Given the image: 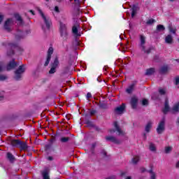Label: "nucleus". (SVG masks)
Returning <instances> with one entry per match:
<instances>
[{"instance_id":"obj_18","label":"nucleus","mask_w":179,"mask_h":179,"mask_svg":"<svg viewBox=\"0 0 179 179\" xmlns=\"http://www.w3.org/2000/svg\"><path fill=\"white\" fill-rule=\"evenodd\" d=\"M11 145H12V146H15L16 148H18L20 145V141L12 140L11 141Z\"/></svg>"},{"instance_id":"obj_58","label":"nucleus","mask_w":179,"mask_h":179,"mask_svg":"<svg viewBox=\"0 0 179 179\" xmlns=\"http://www.w3.org/2000/svg\"><path fill=\"white\" fill-rule=\"evenodd\" d=\"M170 1H174V0H170Z\"/></svg>"},{"instance_id":"obj_27","label":"nucleus","mask_w":179,"mask_h":179,"mask_svg":"<svg viewBox=\"0 0 179 179\" xmlns=\"http://www.w3.org/2000/svg\"><path fill=\"white\" fill-rule=\"evenodd\" d=\"M171 150H173V147L171 146L165 147V150H164L165 153H171Z\"/></svg>"},{"instance_id":"obj_32","label":"nucleus","mask_w":179,"mask_h":179,"mask_svg":"<svg viewBox=\"0 0 179 179\" xmlns=\"http://www.w3.org/2000/svg\"><path fill=\"white\" fill-rule=\"evenodd\" d=\"M15 48L17 51H19L20 52H22L23 51V48L19 45H15Z\"/></svg>"},{"instance_id":"obj_1","label":"nucleus","mask_w":179,"mask_h":179,"mask_svg":"<svg viewBox=\"0 0 179 179\" xmlns=\"http://www.w3.org/2000/svg\"><path fill=\"white\" fill-rule=\"evenodd\" d=\"M37 10L43 22V24H42V28L43 29V30H48L50 27H51V18H50V17L47 15V14L44 13V12H43L41 9L38 8Z\"/></svg>"},{"instance_id":"obj_14","label":"nucleus","mask_w":179,"mask_h":179,"mask_svg":"<svg viewBox=\"0 0 179 179\" xmlns=\"http://www.w3.org/2000/svg\"><path fill=\"white\" fill-rule=\"evenodd\" d=\"M106 141H110V142H113L114 143H120V141H118V140H117V138H115L114 136H106Z\"/></svg>"},{"instance_id":"obj_28","label":"nucleus","mask_w":179,"mask_h":179,"mask_svg":"<svg viewBox=\"0 0 179 179\" xmlns=\"http://www.w3.org/2000/svg\"><path fill=\"white\" fill-rule=\"evenodd\" d=\"M155 73V69L151 68L146 71V75H153Z\"/></svg>"},{"instance_id":"obj_21","label":"nucleus","mask_w":179,"mask_h":179,"mask_svg":"<svg viewBox=\"0 0 179 179\" xmlns=\"http://www.w3.org/2000/svg\"><path fill=\"white\" fill-rule=\"evenodd\" d=\"M164 30H166V28L164 27V26H163L162 24H159L157 26V31L158 33L160 31H164Z\"/></svg>"},{"instance_id":"obj_40","label":"nucleus","mask_w":179,"mask_h":179,"mask_svg":"<svg viewBox=\"0 0 179 179\" xmlns=\"http://www.w3.org/2000/svg\"><path fill=\"white\" fill-rule=\"evenodd\" d=\"M3 66H4L3 62H0V72L3 71Z\"/></svg>"},{"instance_id":"obj_22","label":"nucleus","mask_w":179,"mask_h":179,"mask_svg":"<svg viewBox=\"0 0 179 179\" xmlns=\"http://www.w3.org/2000/svg\"><path fill=\"white\" fill-rule=\"evenodd\" d=\"M140 160L139 156H135L131 159L132 164H136Z\"/></svg>"},{"instance_id":"obj_37","label":"nucleus","mask_w":179,"mask_h":179,"mask_svg":"<svg viewBox=\"0 0 179 179\" xmlns=\"http://www.w3.org/2000/svg\"><path fill=\"white\" fill-rule=\"evenodd\" d=\"M55 68H57V67H55V66L52 67L49 71V73H50V74L55 73V71H56Z\"/></svg>"},{"instance_id":"obj_10","label":"nucleus","mask_w":179,"mask_h":179,"mask_svg":"<svg viewBox=\"0 0 179 179\" xmlns=\"http://www.w3.org/2000/svg\"><path fill=\"white\" fill-rule=\"evenodd\" d=\"M114 127L118 134V135H124V132L122 131V130H121V129H120V127H118V123L117 122H114Z\"/></svg>"},{"instance_id":"obj_56","label":"nucleus","mask_w":179,"mask_h":179,"mask_svg":"<svg viewBox=\"0 0 179 179\" xmlns=\"http://www.w3.org/2000/svg\"><path fill=\"white\" fill-rule=\"evenodd\" d=\"M49 160H52L51 157H49Z\"/></svg>"},{"instance_id":"obj_49","label":"nucleus","mask_w":179,"mask_h":179,"mask_svg":"<svg viewBox=\"0 0 179 179\" xmlns=\"http://www.w3.org/2000/svg\"><path fill=\"white\" fill-rule=\"evenodd\" d=\"M124 50H128V45H126L124 47Z\"/></svg>"},{"instance_id":"obj_43","label":"nucleus","mask_w":179,"mask_h":179,"mask_svg":"<svg viewBox=\"0 0 179 179\" xmlns=\"http://www.w3.org/2000/svg\"><path fill=\"white\" fill-rule=\"evenodd\" d=\"M175 85H179V78L176 77L175 78Z\"/></svg>"},{"instance_id":"obj_42","label":"nucleus","mask_w":179,"mask_h":179,"mask_svg":"<svg viewBox=\"0 0 179 179\" xmlns=\"http://www.w3.org/2000/svg\"><path fill=\"white\" fill-rule=\"evenodd\" d=\"M152 23H155V20L150 19L147 21V24H152Z\"/></svg>"},{"instance_id":"obj_24","label":"nucleus","mask_w":179,"mask_h":179,"mask_svg":"<svg viewBox=\"0 0 179 179\" xmlns=\"http://www.w3.org/2000/svg\"><path fill=\"white\" fill-rule=\"evenodd\" d=\"M19 148H21L24 150H26V149H27V144H26V143H22V141H20Z\"/></svg>"},{"instance_id":"obj_45","label":"nucleus","mask_w":179,"mask_h":179,"mask_svg":"<svg viewBox=\"0 0 179 179\" xmlns=\"http://www.w3.org/2000/svg\"><path fill=\"white\" fill-rule=\"evenodd\" d=\"M3 96H4V95H3V92H0V100H2L3 99Z\"/></svg>"},{"instance_id":"obj_50","label":"nucleus","mask_w":179,"mask_h":179,"mask_svg":"<svg viewBox=\"0 0 179 179\" xmlns=\"http://www.w3.org/2000/svg\"><path fill=\"white\" fill-rule=\"evenodd\" d=\"M125 179H132V177H131V176H127V177L125 178Z\"/></svg>"},{"instance_id":"obj_19","label":"nucleus","mask_w":179,"mask_h":179,"mask_svg":"<svg viewBox=\"0 0 179 179\" xmlns=\"http://www.w3.org/2000/svg\"><path fill=\"white\" fill-rule=\"evenodd\" d=\"M169 111H170V107H169V102L166 101L163 112L164 114H166V113H169Z\"/></svg>"},{"instance_id":"obj_20","label":"nucleus","mask_w":179,"mask_h":179,"mask_svg":"<svg viewBox=\"0 0 179 179\" xmlns=\"http://www.w3.org/2000/svg\"><path fill=\"white\" fill-rule=\"evenodd\" d=\"M151 169L149 170V173H150V179H156V174L153 172V166L150 165Z\"/></svg>"},{"instance_id":"obj_53","label":"nucleus","mask_w":179,"mask_h":179,"mask_svg":"<svg viewBox=\"0 0 179 179\" xmlns=\"http://www.w3.org/2000/svg\"><path fill=\"white\" fill-rule=\"evenodd\" d=\"M29 12H30L32 15H34V11L30 10Z\"/></svg>"},{"instance_id":"obj_13","label":"nucleus","mask_w":179,"mask_h":179,"mask_svg":"<svg viewBox=\"0 0 179 179\" xmlns=\"http://www.w3.org/2000/svg\"><path fill=\"white\" fill-rule=\"evenodd\" d=\"M148 149L150 152H152V153H156L157 148L156 145H155L152 143H150L148 145Z\"/></svg>"},{"instance_id":"obj_16","label":"nucleus","mask_w":179,"mask_h":179,"mask_svg":"<svg viewBox=\"0 0 179 179\" xmlns=\"http://www.w3.org/2000/svg\"><path fill=\"white\" fill-rule=\"evenodd\" d=\"M42 176L43 179H50V171H48V170L43 171Z\"/></svg>"},{"instance_id":"obj_51","label":"nucleus","mask_w":179,"mask_h":179,"mask_svg":"<svg viewBox=\"0 0 179 179\" xmlns=\"http://www.w3.org/2000/svg\"><path fill=\"white\" fill-rule=\"evenodd\" d=\"M114 132H115V131H114V130H110V134H114Z\"/></svg>"},{"instance_id":"obj_41","label":"nucleus","mask_w":179,"mask_h":179,"mask_svg":"<svg viewBox=\"0 0 179 179\" xmlns=\"http://www.w3.org/2000/svg\"><path fill=\"white\" fill-rule=\"evenodd\" d=\"M7 77L4 75H0V80H6Z\"/></svg>"},{"instance_id":"obj_46","label":"nucleus","mask_w":179,"mask_h":179,"mask_svg":"<svg viewBox=\"0 0 179 179\" xmlns=\"http://www.w3.org/2000/svg\"><path fill=\"white\" fill-rule=\"evenodd\" d=\"M140 170H141V173H145V171H146V169H145L143 167L141 168Z\"/></svg>"},{"instance_id":"obj_29","label":"nucleus","mask_w":179,"mask_h":179,"mask_svg":"<svg viewBox=\"0 0 179 179\" xmlns=\"http://www.w3.org/2000/svg\"><path fill=\"white\" fill-rule=\"evenodd\" d=\"M7 157H8V160H10V162H13V160H15V157L10 152L7 153Z\"/></svg>"},{"instance_id":"obj_52","label":"nucleus","mask_w":179,"mask_h":179,"mask_svg":"<svg viewBox=\"0 0 179 179\" xmlns=\"http://www.w3.org/2000/svg\"><path fill=\"white\" fill-rule=\"evenodd\" d=\"M176 167L178 169V167H179V161L176 163Z\"/></svg>"},{"instance_id":"obj_38","label":"nucleus","mask_w":179,"mask_h":179,"mask_svg":"<svg viewBox=\"0 0 179 179\" xmlns=\"http://www.w3.org/2000/svg\"><path fill=\"white\" fill-rule=\"evenodd\" d=\"M61 141H62V142H68V141H69V138H68V137H62L61 138Z\"/></svg>"},{"instance_id":"obj_6","label":"nucleus","mask_w":179,"mask_h":179,"mask_svg":"<svg viewBox=\"0 0 179 179\" xmlns=\"http://www.w3.org/2000/svg\"><path fill=\"white\" fill-rule=\"evenodd\" d=\"M79 29H80V27H79V24H76L73 26L72 31L74 36H82V33L79 31Z\"/></svg>"},{"instance_id":"obj_3","label":"nucleus","mask_w":179,"mask_h":179,"mask_svg":"<svg viewBox=\"0 0 179 179\" xmlns=\"http://www.w3.org/2000/svg\"><path fill=\"white\" fill-rule=\"evenodd\" d=\"M145 44H146V38L141 35L140 36V48L143 51V52H145V54H149L150 50H149V49H146Z\"/></svg>"},{"instance_id":"obj_17","label":"nucleus","mask_w":179,"mask_h":179,"mask_svg":"<svg viewBox=\"0 0 179 179\" xmlns=\"http://www.w3.org/2000/svg\"><path fill=\"white\" fill-rule=\"evenodd\" d=\"M179 112V102H177L173 107L171 113H178Z\"/></svg>"},{"instance_id":"obj_57","label":"nucleus","mask_w":179,"mask_h":179,"mask_svg":"<svg viewBox=\"0 0 179 179\" xmlns=\"http://www.w3.org/2000/svg\"><path fill=\"white\" fill-rule=\"evenodd\" d=\"M122 176H124V173H122Z\"/></svg>"},{"instance_id":"obj_25","label":"nucleus","mask_w":179,"mask_h":179,"mask_svg":"<svg viewBox=\"0 0 179 179\" xmlns=\"http://www.w3.org/2000/svg\"><path fill=\"white\" fill-rule=\"evenodd\" d=\"M136 10H138V8L134 6L131 9V17H134L136 15Z\"/></svg>"},{"instance_id":"obj_34","label":"nucleus","mask_w":179,"mask_h":179,"mask_svg":"<svg viewBox=\"0 0 179 179\" xmlns=\"http://www.w3.org/2000/svg\"><path fill=\"white\" fill-rule=\"evenodd\" d=\"M50 61H51V57H47L46 62H45V66H47L50 64Z\"/></svg>"},{"instance_id":"obj_44","label":"nucleus","mask_w":179,"mask_h":179,"mask_svg":"<svg viewBox=\"0 0 179 179\" xmlns=\"http://www.w3.org/2000/svg\"><path fill=\"white\" fill-rule=\"evenodd\" d=\"M71 1H73V0H70ZM74 2L76 5H79V3H80V0H74Z\"/></svg>"},{"instance_id":"obj_33","label":"nucleus","mask_w":179,"mask_h":179,"mask_svg":"<svg viewBox=\"0 0 179 179\" xmlns=\"http://www.w3.org/2000/svg\"><path fill=\"white\" fill-rule=\"evenodd\" d=\"M149 104V101L148 99H143L142 105L143 106H148Z\"/></svg>"},{"instance_id":"obj_8","label":"nucleus","mask_w":179,"mask_h":179,"mask_svg":"<svg viewBox=\"0 0 179 179\" xmlns=\"http://www.w3.org/2000/svg\"><path fill=\"white\" fill-rule=\"evenodd\" d=\"M17 64H16V62H15V60L13 59L11 62H10L7 66H6V69L7 71H11V69H14V68H16V66Z\"/></svg>"},{"instance_id":"obj_26","label":"nucleus","mask_w":179,"mask_h":179,"mask_svg":"<svg viewBox=\"0 0 179 179\" xmlns=\"http://www.w3.org/2000/svg\"><path fill=\"white\" fill-rule=\"evenodd\" d=\"M53 52H54V48H52V47L49 48L48 51V57L51 58V55H52Z\"/></svg>"},{"instance_id":"obj_5","label":"nucleus","mask_w":179,"mask_h":179,"mask_svg":"<svg viewBox=\"0 0 179 179\" xmlns=\"http://www.w3.org/2000/svg\"><path fill=\"white\" fill-rule=\"evenodd\" d=\"M60 34L63 38H66L68 36V31H66V24L60 22Z\"/></svg>"},{"instance_id":"obj_39","label":"nucleus","mask_w":179,"mask_h":179,"mask_svg":"<svg viewBox=\"0 0 179 179\" xmlns=\"http://www.w3.org/2000/svg\"><path fill=\"white\" fill-rule=\"evenodd\" d=\"M54 12H55V13H59V6H55L54 8Z\"/></svg>"},{"instance_id":"obj_7","label":"nucleus","mask_w":179,"mask_h":179,"mask_svg":"<svg viewBox=\"0 0 179 179\" xmlns=\"http://www.w3.org/2000/svg\"><path fill=\"white\" fill-rule=\"evenodd\" d=\"M157 134H160L162 132H164V120H162L157 127Z\"/></svg>"},{"instance_id":"obj_36","label":"nucleus","mask_w":179,"mask_h":179,"mask_svg":"<svg viewBox=\"0 0 179 179\" xmlns=\"http://www.w3.org/2000/svg\"><path fill=\"white\" fill-rule=\"evenodd\" d=\"M169 30L170 33H173V34H176V29H173V27H169Z\"/></svg>"},{"instance_id":"obj_11","label":"nucleus","mask_w":179,"mask_h":179,"mask_svg":"<svg viewBox=\"0 0 179 179\" xmlns=\"http://www.w3.org/2000/svg\"><path fill=\"white\" fill-rule=\"evenodd\" d=\"M173 36L169 34L165 37V43L166 44H173Z\"/></svg>"},{"instance_id":"obj_31","label":"nucleus","mask_w":179,"mask_h":179,"mask_svg":"<svg viewBox=\"0 0 179 179\" xmlns=\"http://www.w3.org/2000/svg\"><path fill=\"white\" fill-rule=\"evenodd\" d=\"M59 64V62L58 61V59L56 58L55 59L54 64H53V66H55V68H57V66H58V64Z\"/></svg>"},{"instance_id":"obj_4","label":"nucleus","mask_w":179,"mask_h":179,"mask_svg":"<svg viewBox=\"0 0 179 179\" xmlns=\"http://www.w3.org/2000/svg\"><path fill=\"white\" fill-rule=\"evenodd\" d=\"M15 21L12 18L8 19L4 23V29L7 31H10L12 30V26H13Z\"/></svg>"},{"instance_id":"obj_48","label":"nucleus","mask_w":179,"mask_h":179,"mask_svg":"<svg viewBox=\"0 0 179 179\" xmlns=\"http://www.w3.org/2000/svg\"><path fill=\"white\" fill-rule=\"evenodd\" d=\"M3 20V15L0 14V23Z\"/></svg>"},{"instance_id":"obj_30","label":"nucleus","mask_w":179,"mask_h":179,"mask_svg":"<svg viewBox=\"0 0 179 179\" xmlns=\"http://www.w3.org/2000/svg\"><path fill=\"white\" fill-rule=\"evenodd\" d=\"M135 85L132 84L127 89V93H132V90H134V87Z\"/></svg>"},{"instance_id":"obj_54","label":"nucleus","mask_w":179,"mask_h":179,"mask_svg":"<svg viewBox=\"0 0 179 179\" xmlns=\"http://www.w3.org/2000/svg\"><path fill=\"white\" fill-rule=\"evenodd\" d=\"M178 123L179 124V117L178 118Z\"/></svg>"},{"instance_id":"obj_47","label":"nucleus","mask_w":179,"mask_h":179,"mask_svg":"<svg viewBox=\"0 0 179 179\" xmlns=\"http://www.w3.org/2000/svg\"><path fill=\"white\" fill-rule=\"evenodd\" d=\"M90 97H92V94L87 93V99H90Z\"/></svg>"},{"instance_id":"obj_55","label":"nucleus","mask_w":179,"mask_h":179,"mask_svg":"<svg viewBox=\"0 0 179 179\" xmlns=\"http://www.w3.org/2000/svg\"><path fill=\"white\" fill-rule=\"evenodd\" d=\"M46 2H49V0H45Z\"/></svg>"},{"instance_id":"obj_9","label":"nucleus","mask_w":179,"mask_h":179,"mask_svg":"<svg viewBox=\"0 0 179 179\" xmlns=\"http://www.w3.org/2000/svg\"><path fill=\"white\" fill-rule=\"evenodd\" d=\"M125 110V104H122V106L117 107L115 110V114H122Z\"/></svg>"},{"instance_id":"obj_2","label":"nucleus","mask_w":179,"mask_h":179,"mask_svg":"<svg viewBox=\"0 0 179 179\" xmlns=\"http://www.w3.org/2000/svg\"><path fill=\"white\" fill-rule=\"evenodd\" d=\"M25 71L26 67L24 66V65L20 66L18 69L15 71V79H16V80H19V79H20L22 76H23V73H24Z\"/></svg>"},{"instance_id":"obj_15","label":"nucleus","mask_w":179,"mask_h":179,"mask_svg":"<svg viewBox=\"0 0 179 179\" xmlns=\"http://www.w3.org/2000/svg\"><path fill=\"white\" fill-rule=\"evenodd\" d=\"M153 125V122H148L145 125V132H150V129H152V127Z\"/></svg>"},{"instance_id":"obj_12","label":"nucleus","mask_w":179,"mask_h":179,"mask_svg":"<svg viewBox=\"0 0 179 179\" xmlns=\"http://www.w3.org/2000/svg\"><path fill=\"white\" fill-rule=\"evenodd\" d=\"M131 104L132 108H135L138 106V98L134 96L131 98Z\"/></svg>"},{"instance_id":"obj_35","label":"nucleus","mask_w":179,"mask_h":179,"mask_svg":"<svg viewBox=\"0 0 179 179\" xmlns=\"http://www.w3.org/2000/svg\"><path fill=\"white\" fill-rule=\"evenodd\" d=\"M159 94H166V90L163 88H160L159 90Z\"/></svg>"},{"instance_id":"obj_23","label":"nucleus","mask_w":179,"mask_h":179,"mask_svg":"<svg viewBox=\"0 0 179 179\" xmlns=\"http://www.w3.org/2000/svg\"><path fill=\"white\" fill-rule=\"evenodd\" d=\"M15 19H16V20L17 21L18 24H22V17H20V15H19V14L15 15Z\"/></svg>"}]
</instances>
